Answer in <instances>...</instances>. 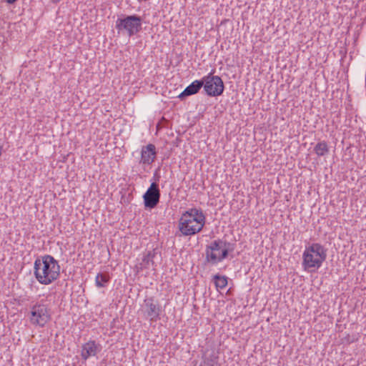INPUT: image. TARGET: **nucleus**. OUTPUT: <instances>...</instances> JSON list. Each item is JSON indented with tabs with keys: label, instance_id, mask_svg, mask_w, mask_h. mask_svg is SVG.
Instances as JSON below:
<instances>
[{
	"label": "nucleus",
	"instance_id": "1",
	"mask_svg": "<svg viewBox=\"0 0 366 366\" xmlns=\"http://www.w3.org/2000/svg\"><path fill=\"white\" fill-rule=\"evenodd\" d=\"M60 274L58 262L51 255H45L42 259H36L34 262V274L42 285H49L56 280Z\"/></svg>",
	"mask_w": 366,
	"mask_h": 366
},
{
	"label": "nucleus",
	"instance_id": "2",
	"mask_svg": "<svg viewBox=\"0 0 366 366\" xmlns=\"http://www.w3.org/2000/svg\"><path fill=\"white\" fill-rule=\"evenodd\" d=\"M205 224V216L202 211L193 208L185 212L179 221V229L184 236L199 232Z\"/></svg>",
	"mask_w": 366,
	"mask_h": 366
},
{
	"label": "nucleus",
	"instance_id": "3",
	"mask_svg": "<svg viewBox=\"0 0 366 366\" xmlns=\"http://www.w3.org/2000/svg\"><path fill=\"white\" fill-rule=\"evenodd\" d=\"M327 258V249L319 243L307 247L302 255V265L305 269L320 268Z\"/></svg>",
	"mask_w": 366,
	"mask_h": 366
},
{
	"label": "nucleus",
	"instance_id": "4",
	"mask_svg": "<svg viewBox=\"0 0 366 366\" xmlns=\"http://www.w3.org/2000/svg\"><path fill=\"white\" fill-rule=\"evenodd\" d=\"M234 249V244L230 242L221 239L214 240L206 247V260L215 264L227 257L229 252H232Z\"/></svg>",
	"mask_w": 366,
	"mask_h": 366
},
{
	"label": "nucleus",
	"instance_id": "5",
	"mask_svg": "<svg viewBox=\"0 0 366 366\" xmlns=\"http://www.w3.org/2000/svg\"><path fill=\"white\" fill-rule=\"evenodd\" d=\"M142 17L137 15L119 18L116 21V28L119 32L126 31L129 36L137 34L142 29Z\"/></svg>",
	"mask_w": 366,
	"mask_h": 366
},
{
	"label": "nucleus",
	"instance_id": "6",
	"mask_svg": "<svg viewBox=\"0 0 366 366\" xmlns=\"http://www.w3.org/2000/svg\"><path fill=\"white\" fill-rule=\"evenodd\" d=\"M50 320L51 314L47 305L36 303L31 307L29 321L32 325L43 327Z\"/></svg>",
	"mask_w": 366,
	"mask_h": 366
},
{
	"label": "nucleus",
	"instance_id": "7",
	"mask_svg": "<svg viewBox=\"0 0 366 366\" xmlns=\"http://www.w3.org/2000/svg\"><path fill=\"white\" fill-rule=\"evenodd\" d=\"M204 81V88L206 94L209 97H217L221 95L224 89L223 81L219 76H214L212 73L204 76L202 79Z\"/></svg>",
	"mask_w": 366,
	"mask_h": 366
},
{
	"label": "nucleus",
	"instance_id": "8",
	"mask_svg": "<svg viewBox=\"0 0 366 366\" xmlns=\"http://www.w3.org/2000/svg\"><path fill=\"white\" fill-rule=\"evenodd\" d=\"M143 199L146 208L153 209L158 204L160 199V191L157 183L153 182L151 184L143 195Z\"/></svg>",
	"mask_w": 366,
	"mask_h": 366
},
{
	"label": "nucleus",
	"instance_id": "9",
	"mask_svg": "<svg viewBox=\"0 0 366 366\" xmlns=\"http://www.w3.org/2000/svg\"><path fill=\"white\" fill-rule=\"evenodd\" d=\"M143 312L150 321H157L159 318L161 309L154 298L149 297L144 300Z\"/></svg>",
	"mask_w": 366,
	"mask_h": 366
},
{
	"label": "nucleus",
	"instance_id": "10",
	"mask_svg": "<svg viewBox=\"0 0 366 366\" xmlns=\"http://www.w3.org/2000/svg\"><path fill=\"white\" fill-rule=\"evenodd\" d=\"M156 157V148L152 144L143 147L141 152L140 162L144 164H151Z\"/></svg>",
	"mask_w": 366,
	"mask_h": 366
},
{
	"label": "nucleus",
	"instance_id": "11",
	"mask_svg": "<svg viewBox=\"0 0 366 366\" xmlns=\"http://www.w3.org/2000/svg\"><path fill=\"white\" fill-rule=\"evenodd\" d=\"M99 351L98 345L94 341H89L82 346L81 357L84 360H86L90 357L95 356Z\"/></svg>",
	"mask_w": 366,
	"mask_h": 366
},
{
	"label": "nucleus",
	"instance_id": "12",
	"mask_svg": "<svg viewBox=\"0 0 366 366\" xmlns=\"http://www.w3.org/2000/svg\"><path fill=\"white\" fill-rule=\"evenodd\" d=\"M204 81L200 80H195L191 84L185 88V89L179 95L180 99L185 97L197 94L204 85Z\"/></svg>",
	"mask_w": 366,
	"mask_h": 366
},
{
	"label": "nucleus",
	"instance_id": "13",
	"mask_svg": "<svg viewBox=\"0 0 366 366\" xmlns=\"http://www.w3.org/2000/svg\"><path fill=\"white\" fill-rule=\"evenodd\" d=\"M314 151L319 157L327 154L329 152L327 144L325 141L317 143L314 147Z\"/></svg>",
	"mask_w": 366,
	"mask_h": 366
},
{
	"label": "nucleus",
	"instance_id": "14",
	"mask_svg": "<svg viewBox=\"0 0 366 366\" xmlns=\"http://www.w3.org/2000/svg\"><path fill=\"white\" fill-rule=\"evenodd\" d=\"M109 281V276L107 274L99 273L95 278V285L97 287H104Z\"/></svg>",
	"mask_w": 366,
	"mask_h": 366
},
{
	"label": "nucleus",
	"instance_id": "15",
	"mask_svg": "<svg viewBox=\"0 0 366 366\" xmlns=\"http://www.w3.org/2000/svg\"><path fill=\"white\" fill-rule=\"evenodd\" d=\"M216 359L217 357L213 352L210 355H208L207 352H205L201 366H215V364L217 363Z\"/></svg>",
	"mask_w": 366,
	"mask_h": 366
},
{
	"label": "nucleus",
	"instance_id": "16",
	"mask_svg": "<svg viewBox=\"0 0 366 366\" xmlns=\"http://www.w3.org/2000/svg\"><path fill=\"white\" fill-rule=\"evenodd\" d=\"M154 254H152L151 252H147L146 254L142 259V262L139 263L140 268L141 269H147L149 268L150 263L153 264V257Z\"/></svg>",
	"mask_w": 366,
	"mask_h": 366
},
{
	"label": "nucleus",
	"instance_id": "17",
	"mask_svg": "<svg viewBox=\"0 0 366 366\" xmlns=\"http://www.w3.org/2000/svg\"><path fill=\"white\" fill-rule=\"evenodd\" d=\"M214 285L217 289H224L227 285V278L225 276L215 274L214 276Z\"/></svg>",
	"mask_w": 366,
	"mask_h": 366
},
{
	"label": "nucleus",
	"instance_id": "18",
	"mask_svg": "<svg viewBox=\"0 0 366 366\" xmlns=\"http://www.w3.org/2000/svg\"><path fill=\"white\" fill-rule=\"evenodd\" d=\"M16 0H6V1L9 4H14Z\"/></svg>",
	"mask_w": 366,
	"mask_h": 366
}]
</instances>
